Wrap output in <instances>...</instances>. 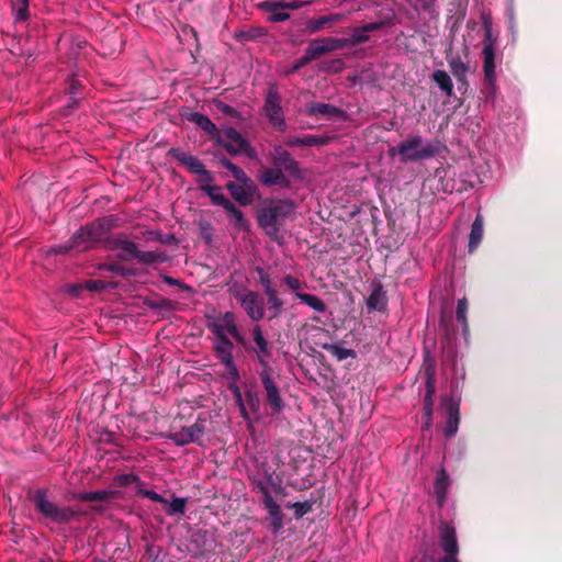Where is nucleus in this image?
Returning <instances> with one entry per match:
<instances>
[{"label": "nucleus", "mask_w": 562, "mask_h": 562, "mask_svg": "<svg viewBox=\"0 0 562 562\" xmlns=\"http://www.w3.org/2000/svg\"><path fill=\"white\" fill-rule=\"evenodd\" d=\"M111 228V221L101 218L78 229L64 245L52 247L48 254H66L70 250L85 251L99 240H102Z\"/></svg>", "instance_id": "nucleus-1"}, {"label": "nucleus", "mask_w": 562, "mask_h": 562, "mask_svg": "<svg viewBox=\"0 0 562 562\" xmlns=\"http://www.w3.org/2000/svg\"><path fill=\"white\" fill-rule=\"evenodd\" d=\"M295 210L289 199L271 200L259 211L258 224L273 240H280V226Z\"/></svg>", "instance_id": "nucleus-2"}, {"label": "nucleus", "mask_w": 562, "mask_h": 562, "mask_svg": "<svg viewBox=\"0 0 562 562\" xmlns=\"http://www.w3.org/2000/svg\"><path fill=\"white\" fill-rule=\"evenodd\" d=\"M438 142L424 143L422 136H414L389 149V156H400L402 162L418 161L435 157L439 153Z\"/></svg>", "instance_id": "nucleus-3"}, {"label": "nucleus", "mask_w": 562, "mask_h": 562, "mask_svg": "<svg viewBox=\"0 0 562 562\" xmlns=\"http://www.w3.org/2000/svg\"><path fill=\"white\" fill-rule=\"evenodd\" d=\"M33 502L38 513L56 524L69 522L77 516V513L72 508L58 507L56 504L49 501L44 490H37L34 493Z\"/></svg>", "instance_id": "nucleus-4"}, {"label": "nucleus", "mask_w": 562, "mask_h": 562, "mask_svg": "<svg viewBox=\"0 0 562 562\" xmlns=\"http://www.w3.org/2000/svg\"><path fill=\"white\" fill-rule=\"evenodd\" d=\"M222 145L228 153L233 155L244 154L250 159L257 158V151L250 146L248 140L241 136L234 127H226L221 131Z\"/></svg>", "instance_id": "nucleus-5"}, {"label": "nucleus", "mask_w": 562, "mask_h": 562, "mask_svg": "<svg viewBox=\"0 0 562 562\" xmlns=\"http://www.w3.org/2000/svg\"><path fill=\"white\" fill-rule=\"evenodd\" d=\"M265 112L269 120V122L277 127L279 131L283 132L286 128L283 110L281 106V98L276 88H270L266 101H265Z\"/></svg>", "instance_id": "nucleus-6"}, {"label": "nucleus", "mask_w": 562, "mask_h": 562, "mask_svg": "<svg viewBox=\"0 0 562 562\" xmlns=\"http://www.w3.org/2000/svg\"><path fill=\"white\" fill-rule=\"evenodd\" d=\"M483 58H484V78L486 82V88L484 93L486 95L494 94L496 90V74H495V47L491 40L484 43L483 47Z\"/></svg>", "instance_id": "nucleus-7"}, {"label": "nucleus", "mask_w": 562, "mask_h": 562, "mask_svg": "<svg viewBox=\"0 0 562 562\" xmlns=\"http://www.w3.org/2000/svg\"><path fill=\"white\" fill-rule=\"evenodd\" d=\"M240 305L247 313L250 319L259 322L265 316L263 299L254 291H247L238 295Z\"/></svg>", "instance_id": "nucleus-8"}, {"label": "nucleus", "mask_w": 562, "mask_h": 562, "mask_svg": "<svg viewBox=\"0 0 562 562\" xmlns=\"http://www.w3.org/2000/svg\"><path fill=\"white\" fill-rule=\"evenodd\" d=\"M216 338L232 336L235 340L241 341V335L236 326L235 315L226 312L221 318L215 319L209 325Z\"/></svg>", "instance_id": "nucleus-9"}, {"label": "nucleus", "mask_w": 562, "mask_h": 562, "mask_svg": "<svg viewBox=\"0 0 562 562\" xmlns=\"http://www.w3.org/2000/svg\"><path fill=\"white\" fill-rule=\"evenodd\" d=\"M261 382L266 391L267 402L272 409V414H279L283 409V401L279 389L270 375V369H262L260 373Z\"/></svg>", "instance_id": "nucleus-10"}, {"label": "nucleus", "mask_w": 562, "mask_h": 562, "mask_svg": "<svg viewBox=\"0 0 562 562\" xmlns=\"http://www.w3.org/2000/svg\"><path fill=\"white\" fill-rule=\"evenodd\" d=\"M272 162L276 167L284 170V172H288L292 178H302L299 162L295 161L291 154L281 146L274 147Z\"/></svg>", "instance_id": "nucleus-11"}, {"label": "nucleus", "mask_w": 562, "mask_h": 562, "mask_svg": "<svg viewBox=\"0 0 562 562\" xmlns=\"http://www.w3.org/2000/svg\"><path fill=\"white\" fill-rule=\"evenodd\" d=\"M233 349L234 344L227 337L216 338L215 350L218 359L226 367L232 379L237 380L238 370L233 360Z\"/></svg>", "instance_id": "nucleus-12"}, {"label": "nucleus", "mask_w": 562, "mask_h": 562, "mask_svg": "<svg viewBox=\"0 0 562 562\" xmlns=\"http://www.w3.org/2000/svg\"><path fill=\"white\" fill-rule=\"evenodd\" d=\"M306 4H308V2L305 1H267L262 7L272 13L270 16L272 22H283L290 19V14L282 11L283 9L297 10Z\"/></svg>", "instance_id": "nucleus-13"}, {"label": "nucleus", "mask_w": 562, "mask_h": 562, "mask_svg": "<svg viewBox=\"0 0 562 562\" xmlns=\"http://www.w3.org/2000/svg\"><path fill=\"white\" fill-rule=\"evenodd\" d=\"M441 406L446 409L448 415L445 435L452 437L457 434L460 422L459 403L452 397L445 395L441 397Z\"/></svg>", "instance_id": "nucleus-14"}, {"label": "nucleus", "mask_w": 562, "mask_h": 562, "mask_svg": "<svg viewBox=\"0 0 562 562\" xmlns=\"http://www.w3.org/2000/svg\"><path fill=\"white\" fill-rule=\"evenodd\" d=\"M426 375H427V379H426V394H425V398H424V419H425L424 428L428 430V429H430L431 423H432V406H434L432 397H434V394L436 391L434 370L431 367L426 369Z\"/></svg>", "instance_id": "nucleus-15"}, {"label": "nucleus", "mask_w": 562, "mask_h": 562, "mask_svg": "<svg viewBox=\"0 0 562 562\" xmlns=\"http://www.w3.org/2000/svg\"><path fill=\"white\" fill-rule=\"evenodd\" d=\"M440 546L445 553H459V544L456 529L447 521H441L439 527Z\"/></svg>", "instance_id": "nucleus-16"}, {"label": "nucleus", "mask_w": 562, "mask_h": 562, "mask_svg": "<svg viewBox=\"0 0 562 562\" xmlns=\"http://www.w3.org/2000/svg\"><path fill=\"white\" fill-rule=\"evenodd\" d=\"M226 188L229 191L232 198L241 205H249L252 203L254 198L258 194V188L255 184L254 189L248 186L238 184L233 181L226 183Z\"/></svg>", "instance_id": "nucleus-17"}, {"label": "nucleus", "mask_w": 562, "mask_h": 562, "mask_svg": "<svg viewBox=\"0 0 562 562\" xmlns=\"http://www.w3.org/2000/svg\"><path fill=\"white\" fill-rule=\"evenodd\" d=\"M252 338L257 346L255 351L257 355L258 362L262 366L263 369H270L269 358L271 357V350L259 326L254 327Z\"/></svg>", "instance_id": "nucleus-18"}, {"label": "nucleus", "mask_w": 562, "mask_h": 562, "mask_svg": "<svg viewBox=\"0 0 562 562\" xmlns=\"http://www.w3.org/2000/svg\"><path fill=\"white\" fill-rule=\"evenodd\" d=\"M384 27V22H372L364 24L359 27H355L351 31L350 37L346 38L348 43V47L357 46L359 44L366 43L369 40L368 33L379 31Z\"/></svg>", "instance_id": "nucleus-19"}, {"label": "nucleus", "mask_w": 562, "mask_h": 562, "mask_svg": "<svg viewBox=\"0 0 562 562\" xmlns=\"http://www.w3.org/2000/svg\"><path fill=\"white\" fill-rule=\"evenodd\" d=\"M283 171L284 170L276 166L273 168H266L260 173V182L267 187L280 186L282 188H288L290 186V180Z\"/></svg>", "instance_id": "nucleus-20"}, {"label": "nucleus", "mask_w": 562, "mask_h": 562, "mask_svg": "<svg viewBox=\"0 0 562 562\" xmlns=\"http://www.w3.org/2000/svg\"><path fill=\"white\" fill-rule=\"evenodd\" d=\"M108 247L112 250H120L117 257L121 260L136 259L138 251V247L135 243L123 238H114L109 240Z\"/></svg>", "instance_id": "nucleus-21"}, {"label": "nucleus", "mask_w": 562, "mask_h": 562, "mask_svg": "<svg viewBox=\"0 0 562 562\" xmlns=\"http://www.w3.org/2000/svg\"><path fill=\"white\" fill-rule=\"evenodd\" d=\"M169 154L175 157L180 164L186 166L190 172L198 175L205 167L201 160H199L195 156L190 153L183 151L179 148H171Z\"/></svg>", "instance_id": "nucleus-22"}, {"label": "nucleus", "mask_w": 562, "mask_h": 562, "mask_svg": "<svg viewBox=\"0 0 562 562\" xmlns=\"http://www.w3.org/2000/svg\"><path fill=\"white\" fill-rule=\"evenodd\" d=\"M387 305L386 292L381 283H374L370 295L367 299V307L369 311H385Z\"/></svg>", "instance_id": "nucleus-23"}, {"label": "nucleus", "mask_w": 562, "mask_h": 562, "mask_svg": "<svg viewBox=\"0 0 562 562\" xmlns=\"http://www.w3.org/2000/svg\"><path fill=\"white\" fill-rule=\"evenodd\" d=\"M189 120L211 135L216 143H222L221 131L206 115L195 112L190 114Z\"/></svg>", "instance_id": "nucleus-24"}, {"label": "nucleus", "mask_w": 562, "mask_h": 562, "mask_svg": "<svg viewBox=\"0 0 562 562\" xmlns=\"http://www.w3.org/2000/svg\"><path fill=\"white\" fill-rule=\"evenodd\" d=\"M265 508L267 509L271 520V531L274 535L279 533L283 528V514L281 512V507L273 499V497H268L267 504H265Z\"/></svg>", "instance_id": "nucleus-25"}, {"label": "nucleus", "mask_w": 562, "mask_h": 562, "mask_svg": "<svg viewBox=\"0 0 562 562\" xmlns=\"http://www.w3.org/2000/svg\"><path fill=\"white\" fill-rule=\"evenodd\" d=\"M221 165L231 171L232 176L238 181V184L248 186V188L254 189L255 182L246 175V172L229 161L227 158L223 157L220 159Z\"/></svg>", "instance_id": "nucleus-26"}, {"label": "nucleus", "mask_w": 562, "mask_h": 562, "mask_svg": "<svg viewBox=\"0 0 562 562\" xmlns=\"http://www.w3.org/2000/svg\"><path fill=\"white\" fill-rule=\"evenodd\" d=\"M221 165L231 171L232 176L238 181V184L248 186V188L254 189L255 182L246 175V172L229 161L227 158L223 157L220 159Z\"/></svg>", "instance_id": "nucleus-27"}, {"label": "nucleus", "mask_w": 562, "mask_h": 562, "mask_svg": "<svg viewBox=\"0 0 562 562\" xmlns=\"http://www.w3.org/2000/svg\"><path fill=\"white\" fill-rule=\"evenodd\" d=\"M447 61L452 75L457 78V80L467 83V74L469 71V66L461 59V57L448 55Z\"/></svg>", "instance_id": "nucleus-28"}, {"label": "nucleus", "mask_w": 562, "mask_h": 562, "mask_svg": "<svg viewBox=\"0 0 562 562\" xmlns=\"http://www.w3.org/2000/svg\"><path fill=\"white\" fill-rule=\"evenodd\" d=\"M483 238V216L477 214L470 232L469 236V252H473Z\"/></svg>", "instance_id": "nucleus-29"}, {"label": "nucleus", "mask_w": 562, "mask_h": 562, "mask_svg": "<svg viewBox=\"0 0 562 562\" xmlns=\"http://www.w3.org/2000/svg\"><path fill=\"white\" fill-rule=\"evenodd\" d=\"M431 79L447 97L453 94V83L447 71L437 69L432 72Z\"/></svg>", "instance_id": "nucleus-30"}, {"label": "nucleus", "mask_w": 562, "mask_h": 562, "mask_svg": "<svg viewBox=\"0 0 562 562\" xmlns=\"http://www.w3.org/2000/svg\"><path fill=\"white\" fill-rule=\"evenodd\" d=\"M450 485L449 476L445 469H441L435 480L434 488L438 503L441 505L445 502L448 487Z\"/></svg>", "instance_id": "nucleus-31"}, {"label": "nucleus", "mask_w": 562, "mask_h": 562, "mask_svg": "<svg viewBox=\"0 0 562 562\" xmlns=\"http://www.w3.org/2000/svg\"><path fill=\"white\" fill-rule=\"evenodd\" d=\"M323 349L328 351L338 361H342L347 358H356V351L353 349L345 348L338 344H324Z\"/></svg>", "instance_id": "nucleus-32"}, {"label": "nucleus", "mask_w": 562, "mask_h": 562, "mask_svg": "<svg viewBox=\"0 0 562 562\" xmlns=\"http://www.w3.org/2000/svg\"><path fill=\"white\" fill-rule=\"evenodd\" d=\"M296 297L313 311L317 313H324L326 311V304L316 295L296 292Z\"/></svg>", "instance_id": "nucleus-33"}, {"label": "nucleus", "mask_w": 562, "mask_h": 562, "mask_svg": "<svg viewBox=\"0 0 562 562\" xmlns=\"http://www.w3.org/2000/svg\"><path fill=\"white\" fill-rule=\"evenodd\" d=\"M256 487L262 494L263 505L267 504V498L271 496V488L276 486L271 474L267 473L262 480L255 481Z\"/></svg>", "instance_id": "nucleus-34"}, {"label": "nucleus", "mask_w": 562, "mask_h": 562, "mask_svg": "<svg viewBox=\"0 0 562 562\" xmlns=\"http://www.w3.org/2000/svg\"><path fill=\"white\" fill-rule=\"evenodd\" d=\"M115 492L113 491H91L79 494L78 498L82 502H103L111 498Z\"/></svg>", "instance_id": "nucleus-35"}, {"label": "nucleus", "mask_w": 562, "mask_h": 562, "mask_svg": "<svg viewBox=\"0 0 562 562\" xmlns=\"http://www.w3.org/2000/svg\"><path fill=\"white\" fill-rule=\"evenodd\" d=\"M325 53H328V50L326 48L324 38L312 41L307 48L305 49V54L311 59V61Z\"/></svg>", "instance_id": "nucleus-36"}, {"label": "nucleus", "mask_w": 562, "mask_h": 562, "mask_svg": "<svg viewBox=\"0 0 562 562\" xmlns=\"http://www.w3.org/2000/svg\"><path fill=\"white\" fill-rule=\"evenodd\" d=\"M311 115L333 116L339 113V110L327 103H313L308 108Z\"/></svg>", "instance_id": "nucleus-37"}, {"label": "nucleus", "mask_w": 562, "mask_h": 562, "mask_svg": "<svg viewBox=\"0 0 562 562\" xmlns=\"http://www.w3.org/2000/svg\"><path fill=\"white\" fill-rule=\"evenodd\" d=\"M229 216L231 222L239 229L247 227V221L243 212L235 206L232 202L231 205L225 210Z\"/></svg>", "instance_id": "nucleus-38"}, {"label": "nucleus", "mask_w": 562, "mask_h": 562, "mask_svg": "<svg viewBox=\"0 0 562 562\" xmlns=\"http://www.w3.org/2000/svg\"><path fill=\"white\" fill-rule=\"evenodd\" d=\"M206 194L210 196L213 204L220 205L224 210H226L232 203V201L222 193V188L218 186L210 188Z\"/></svg>", "instance_id": "nucleus-39"}, {"label": "nucleus", "mask_w": 562, "mask_h": 562, "mask_svg": "<svg viewBox=\"0 0 562 562\" xmlns=\"http://www.w3.org/2000/svg\"><path fill=\"white\" fill-rule=\"evenodd\" d=\"M136 259L144 265H151L154 262H165L166 256L156 251H137Z\"/></svg>", "instance_id": "nucleus-40"}, {"label": "nucleus", "mask_w": 562, "mask_h": 562, "mask_svg": "<svg viewBox=\"0 0 562 562\" xmlns=\"http://www.w3.org/2000/svg\"><path fill=\"white\" fill-rule=\"evenodd\" d=\"M167 438L172 440L177 446H186L193 442L192 434L189 432L187 427L168 435Z\"/></svg>", "instance_id": "nucleus-41"}, {"label": "nucleus", "mask_w": 562, "mask_h": 562, "mask_svg": "<svg viewBox=\"0 0 562 562\" xmlns=\"http://www.w3.org/2000/svg\"><path fill=\"white\" fill-rule=\"evenodd\" d=\"M269 310L273 312V317L279 316L282 313L283 310V302L279 299L277 291H271L269 293H266Z\"/></svg>", "instance_id": "nucleus-42"}, {"label": "nucleus", "mask_w": 562, "mask_h": 562, "mask_svg": "<svg viewBox=\"0 0 562 562\" xmlns=\"http://www.w3.org/2000/svg\"><path fill=\"white\" fill-rule=\"evenodd\" d=\"M13 9L15 11L16 21H25L29 19V0H14Z\"/></svg>", "instance_id": "nucleus-43"}, {"label": "nucleus", "mask_w": 562, "mask_h": 562, "mask_svg": "<svg viewBox=\"0 0 562 562\" xmlns=\"http://www.w3.org/2000/svg\"><path fill=\"white\" fill-rule=\"evenodd\" d=\"M467 313H468V301L465 297H463L458 301L456 316H457V319L462 324L464 331H468Z\"/></svg>", "instance_id": "nucleus-44"}, {"label": "nucleus", "mask_w": 562, "mask_h": 562, "mask_svg": "<svg viewBox=\"0 0 562 562\" xmlns=\"http://www.w3.org/2000/svg\"><path fill=\"white\" fill-rule=\"evenodd\" d=\"M187 428L189 432L192 434L193 442H199L200 438L203 436L205 431V419L199 417L193 425Z\"/></svg>", "instance_id": "nucleus-45"}, {"label": "nucleus", "mask_w": 562, "mask_h": 562, "mask_svg": "<svg viewBox=\"0 0 562 562\" xmlns=\"http://www.w3.org/2000/svg\"><path fill=\"white\" fill-rule=\"evenodd\" d=\"M196 176H198V182L204 192H207L210 188L215 187V186H212V182H213L212 173L210 171H207L205 168Z\"/></svg>", "instance_id": "nucleus-46"}, {"label": "nucleus", "mask_w": 562, "mask_h": 562, "mask_svg": "<svg viewBox=\"0 0 562 562\" xmlns=\"http://www.w3.org/2000/svg\"><path fill=\"white\" fill-rule=\"evenodd\" d=\"M339 18V14L321 16L319 19L313 21L310 24V29L312 30V32H316L321 30L325 24L338 21Z\"/></svg>", "instance_id": "nucleus-47"}, {"label": "nucleus", "mask_w": 562, "mask_h": 562, "mask_svg": "<svg viewBox=\"0 0 562 562\" xmlns=\"http://www.w3.org/2000/svg\"><path fill=\"white\" fill-rule=\"evenodd\" d=\"M283 282L291 291L294 292L295 295L296 292H301L302 289L307 288L306 283L290 274L283 278Z\"/></svg>", "instance_id": "nucleus-48"}, {"label": "nucleus", "mask_w": 562, "mask_h": 562, "mask_svg": "<svg viewBox=\"0 0 562 562\" xmlns=\"http://www.w3.org/2000/svg\"><path fill=\"white\" fill-rule=\"evenodd\" d=\"M288 507L294 509V514H295L296 518H301L311 510L312 504L307 501L306 502H295V503L288 504Z\"/></svg>", "instance_id": "nucleus-49"}, {"label": "nucleus", "mask_w": 562, "mask_h": 562, "mask_svg": "<svg viewBox=\"0 0 562 562\" xmlns=\"http://www.w3.org/2000/svg\"><path fill=\"white\" fill-rule=\"evenodd\" d=\"M114 481H115L116 485H119V486H127L133 483L140 484L139 476L134 473L116 475Z\"/></svg>", "instance_id": "nucleus-50"}, {"label": "nucleus", "mask_w": 562, "mask_h": 562, "mask_svg": "<svg viewBox=\"0 0 562 562\" xmlns=\"http://www.w3.org/2000/svg\"><path fill=\"white\" fill-rule=\"evenodd\" d=\"M324 42L326 44V48L328 52L348 47V43H347L346 38L326 37V38H324Z\"/></svg>", "instance_id": "nucleus-51"}, {"label": "nucleus", "mask_w": 562, "mask_h": 562, "mask_svg": "<svg viewBox=\"0 0 562 562\" xmlns=\"http://www.w3.org/2000/svg\"><path fill=\"white\" fill-rule=\"evenodd\" d=\"M137 494H139L153 502H156V503H162V504L167 503V501L165 499V497L162 495L158 494L157 492H155L153 490H145V488L138 487Z\"/></svg>", "instance_id": "nucleus-52"}, {"label": "nucleus", "mask_w": 562, "mask_h": 562, "mask_svg": "<svg viewBox=\"0 0 562 562\" xmlns=\"http://www.w3.org/2000/svg\"><path fill=\"white\" fill-rule=\"evenodd\" d=\"M184 510H186V499L184 498H180V497H176L172 499V502L170 503V506H169V509H168V514L169 515H173V514H184Z\"/></svg>", "instance_id": "nucleus-53"}, {"label": "nucleus", "mask_w": 562, "mask_h": 562, "mask_svg": "<svg viewBox=\"0 0 562 562\" xmlns=\"http://www.w3.org/2000/svg\"><path fill=\"white\" fill-rule=\"evenodd\" d=\"M328 137L307 135L303 137V146H323L328 143Z\"/></svg>", "instance_id": "nucleus-54"}, {"label": "nucleus", "mask_w": 562, "mask_h": 562, "mask_svg": "<svg viewBox=\"0 0 562 562\" xmlns=\"http://www.w3.org/2000/svg\"><path fill=\"white\" fill-rule=\"evenodd\" d=\"M245 396H246V402H247L248 406L250 407V409L252 412H259L260 400H259V396L257 395V393H255L252 391H248V392H246Z\"/></svg>", "instance_id": "nucleus-55"}, {"label": "nucleus", "mask_w": 562, "mask_h": 562, "mask_svg": "<svg viewBox=\"0 0 562 562\" xmlns=\"http://www.w3.org/2000/svg\"><path fill=\"white\" fill-rule=\"evenodd\" d=\"M257 272L259 274L260 284L262 285L265 293L276 291L272 286L270 277L267 273H265L261 268H257Z\"/></svg>", "instance_id": "nucleus-56"}, {"label": "nucleus", "mask_w": 562, "mask_h": 562, "mask_svg": "<svg viewBox=\"0 0 562 562\" xmlns=\"http://www.w3.org/2000/svg\"><path fill=\"white\" fill-rule=\"evenodd\" d=\"M216 108L224 114L226 115H229V116H233V117H237L238 116V112L231 105L228 104H225L223 102H217L216 103Z\"/></svg>", "instance_id": "nucleus-57"}, {"label": "nucleus", "mask_w": 562, "mask_h": 562, "mask_svg": "<svg viewBox=\"0 0 562 562\" xmlns=\"http://www.w3.org/2000/svg\"><path fill=\"white\" fill-rule=\"evenodd\" d=\"M86 288L90 291H102L103 289H105V282L101 280H89L86 283Z\"/></svg>", "instance_id": "nucleus-58"}, {"label": "nucleus", "mask_w": 562, "mask_h": 562, "mask_svg": "<svg viewBox=\"0 0 562 562\" xmlns=\"http://www.w3.org/2000/svg\"><path fill=\"white\" fill-rule=\"evenodd\" d=\"M310 61H311V59L304 53V55L297 61H295L293 64L291 69L288 71V74H293V72L297 71L299 69H301L302 67L307 65Z\"/></svg>", "instance_id": "nucleus-59"}, {"label": "nucleus", "mask_w": 562, "mask_h": 562, "mask_svg": "<svg viewBox=\"0 0 562 562\" xmlns=\"http://www.w3.org/2000/svg\"><path fill=\"white\" fill-rule=\"evenodd\" d=\"M80 86V82L76 78H71L69 82V94L71 95V99H75V95L77 94V87Z\"/></svg>", "instance_id": "nucleus-60"}, {"label": "nucleus", "mask_w": 562, "mask_h": 562, "mask_svg": "<svg viewBox=\"0 0 562 562\" xmlns=\"http://www.w3.org/2000/svg\"><path fill=\"white\" fill-rule=\"evenodd\" d=\"M105 268L112 272H115V273H119L122 276L125 274L122 267L119 263H110V265H106Z\"/></svg>", "instance_id": "nucleus-61"}, {"label": "nucleus", "mask_w": 562, "mask_h": 562, "mask_svg": "<svg viewBox=\"0 0 562 562\" xmlns=\"http://www.w3.org/2000/svg\"><path fill=\"white\" fill-rule=\"evenodd\" d=\"M285 144L288 146H303V137H292V138H289Z\"/></svg>", "instance_id": "nucleus-62"}, {"label": "nucleus", "mask_w": 562, "mask_h": 562, "mask_svg": "<svg viewBox=\"0 0 562 562\" xmlns=\"http://www.w3.org/2000/svg\"><path fill=\"white\" fill-rule=\"evenodd\" d=\"M458 553H446L443 558H441L440 562H459L457 558Z\"/></svg>", "instance_id": "nucleus-63"}, {"label": "nucleus", "mask_w": 562, "mask_h": 562, "mask_svg": "<svg viewBox=\"0 0 562 562\" xmlns=\"http://www.w3.org/2000/svg\"><path fill=\"white\" fill-rule=\"evenodd\" d=\"M239 411H240V415H241V417L244 418V420H246V422H247L248 427H252V424H251V420H250V417H249V414H248V412H247L246 406L240 407V408H239Z\"/></svg>", "instance_id": "nucleus-64"}]
</instances>
